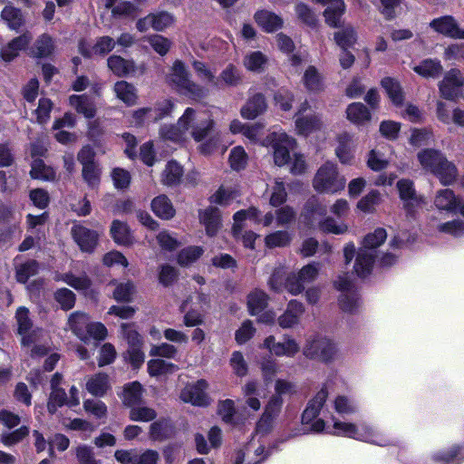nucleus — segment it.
I'll return each instance as SVG.
<instances>
[{"label": "nucleus", "mask_w": 464, "mask_h": 464, "mask_svg": "<svg viewBox=\"0 0 464 464\" xmlns=\"http://www.w3.org/2000/svg\"><path fill=\"white\" fill-rule=\"evenodd\" d=\"M15 319L18 334L22 336V344L24 346L34 344L31 355L36 357L45 354L48 347L44 344H37L44 338L45 334L43 329L33 326V322L29 317V310L24 306L19 307L15 313Z\"/></svg>", "instance_id": "obj_4"}, {"label": "nucleus", "mask_w": 464, "mask_h": 464, "mask_svg": "<svg viewBox=\"0 0 464 464\" xmlns=\"http://www.w3.org/2000/svg\"><path fill=\"white\" fill-rule=\"evenodd\" d=\"M114 92L117 98L128 106L134 105L137 102L138 96L136 88L125 81H120L115 83Z\"/></svg>", "instance_id": "obj_41"}, {"label": "nucleus", "mask_w": 464, "mask_h": 464, "mask_svg": "<svg viewBox=\"0 0 464 464\" xmlns=\"http://www.w3.org/2000/svg\"><path fill=\"white\" fill-rule=\"evenodd\" d=\"M214 120L202 110L187 108L175 125H164L160 130L161 138L183 142L192 138L200 142L213 130Z\"/></svg>", "instance_id": "obj_1"}, {"label": "nucleus", "mask_w": 464, "mask_h": 464, "mask_svg": "<svg viewBox=\"0 0 464 464\" xmlns=\"http://www.w3.org/2000/svg\"><path fill=\"white\" fill-rule=\"evenodd\" d=\"M150 18L152 19V29L157 32H163L176 23L175 15L167 11L151 13Z\"/></svg>", "instance_id": "obj_48"}, {"label": "nucleus", "mask_w": 464, "mask_h": 464, "mask_svg": "<svg viewBox=\"0 0 464 464\" xmlns=\"http://www.w3.org/2000/svg\"><path fill=\"white\" fill-rule=\"evenodd\" d=\"M333 406L338 414L346 416L355 413L358 411V404L354 400L345 395H338L333 401Z\"/></svg>", "instance_id": "obj_51"}, {"label": "nucleus", "mask_w": 464, "mask_h": 464, "mask_svg": "<svg viewBox=\"0 0 464 464\" xmlns=\"http://www.w3.org/2000/svg\"><path fill=\"white\" fill-rule=\"evenodd\" d=\"M430 27L443 36L464 40V28H461L451 15L434 18L430 21Z\"/></svg>", "instance_id": "obj_15"}, {"label": "nucleus", "mask_w": 464, "mask_h": 464, "mask_svg": "<svg viewBox=\"0 0 464 464\" xmlns=\"http://www.w3.org/2000/svg\"><path fill=\"white\" fill-rule=\"evenodd\" d=\"M143 388L138 382H132L123 387L121 393L122 401L127 406L138 404L142 398Z\"/></svg>", "instance_id": "obj_42"}, {"label": "nucleus", "mask_w": 464, "mask_h": 464, "mask_svg": "<svg viewBox=\"0 0 464 464\" xmlns=\"http://www.w3.org/2000/svg\"><path fill=\"white\" fill-rule=\"evenodd\" d=\"M386 237V230L381 227L365 236L354 263V272L358 276L365 277L371 273L375 257L374 249L381 246Z\"/></svg>", "instance_id": "obj_3"}, {"label": "nucleus", "mask_w": 464, "mask_h": 464, "mask_svg": "<svg viewBox=\"0 0 464 464\" xmlns=\"http://www.w3.org/2000/svg\"><path fill=\"white\" fill-rule=\"evenodd\" d=\"M444 154L435 149H424L417 153V160L420 166L426 171L434 173Z\"/></svg>", "instance_id": "obj_25"}, {"label": "nucleus", "mask_w": 464, "mask_h": 464, "mask_svg": "<svg viewBox=\"0 0 464 464\" xmlns=\"http://www.w3.org/2000/svg\"><path fill=\"white\" fill-rule=\"evenodd\" d=\"M348 121L355 125H363L371 121V112L361 102H353L346 109Z\"/></svg>", "instance_id": "obj_37"}, {"label": "nucleus", "mask_w": 464, "mask_h": 464, "mask_svg": "<svg viewBox=\"0 0 464 464\" xmlns=\"http://www.w3.org/2000/svg\"><path fill=\"white\" fill-rule=\"evenodd\" d=\"M357 440L378 446L389 445L390 439L378 428L366 422L361 423L358 427Z\"/></svg>", "instance_id": "obj_22"}, {"label": "nucleus", "mask_w": 464, "mask_h": 464, "mask_svg": "<svg viewBox=\"0 0 464 464\" xmlns=\"http://www.w3.org/2000/svg\"><path fill=\"white\" fill-rule=\"evenodd\" d=\"M238 196L239 193L235 188L222 186L211 196L210 201L221 206H227Z\"/></svg>", "instance_id": "obj_56"}, {"label": "nucleus", "mask_w": 464, "mask_h": 464, "mask_svg": "<svg viewBox=\"0 0 464 464\" xmlns=\"http://www.w3.org/2000/svg\"><path fill=\"white\" fill-rule=\"evenodd\" d=\"M262 347L278 357H294L300 350L297 342L288 335H285L282 342H276L275 336L269 335L264 340Z\"/></svg>", "instance_id": "obj_13"}, {"label": "nucleus", "mask_w": 464, "mask_h": 464, "mask_svg": "<svg viewBox=\"0 0 464 464\" xmlns=\"http://www.w3.org/2000/svg\"><path fill=\"white\" fill-rule=\"evenodd\" d=\"M178 367L162 359H151L148 362V372L151 376H160L175 372Z\"/></svg>", "instance_id": "obj_57"}, {"label": "nucleus", "mask_w": 464, "mask_h": 464, "mask_svg": "<svg viewBox=\"0 0 464 464\" xmlns=\"http://www.w3.org/2000/svg\"><path fill=\"white\" fill-rule=\"evenodd\" d=\"M54 51V41L52 36L44 34L35 41L32 53L36 57H47Z\"/></svg>", "instance_id": "obj_47"}, {"label": "nucleus", "mask_w": 464, "mask_h": 464, "mask_svg": "<svg viewBox=\"0 0 464 464\" xmlns=\"http://www.w3.org/2000/svg\"><path fill=\"white\" fill-rule=\"evenodd\" d=\"M32 34L27 32L14 40H12L7 45L2 48L1 57L5 62H10L14 59L21 50L25 49L30 42L32 41Z\"/></svg>", "instance_id": "obj_24"}, {"label": "nucleus", "mask_w": 464, "mask_h": 464, "mask_svg": "<svg viewBox=\"0 0 464 464\" xmlns=\"http://www.w3.org/2000/svg\"><path fill=\"white\" fill-rule=\"evenodd\" d=\"M382 86L394 105L398 106L402 103L403 92L400 83L396 80L386 77L382 81Z\"/></svg>", "instance_id": "obj_49"}, {"label": "nucleus", "mask_w": 464, "mask_h": 464, "mask_svg": "<svg viewBox=\"0 0 464 464\" xmlns=\"http://www.w3.org/2000/svg\"><path fill=\"white\" fill-rule=\"evenodd\" d=\"M303 82L309 92H317L324 89L322 76L314 66H309L303 77Z\"/></svg>", "instance_id": "obj_50"}, {"label": "nucleus", "mask_w": 464, "mask_h": 464, "mask_svg": "<svg viewBox=\"0 0 464 464\" xmlns=\"http://www.w3.org/2000/svg\"><path fill=\"white\" fill-rule=\"evenodd\" d=\"M111 236L118 245L130 246L133 243V237L128 225L120 220H114L112 222Z\"/></svg>", "instance_id": "obj_39"}, {"label": "nucleus", "mask_w": 464, "mask_h": 464, "mask_svg": "<svg viewBox=\"0 0 464 464\" xmlns=\"http://www.w3.org/2000/svg\"><path fill=\"white\" fill-rule=\"evenodd\" d=\"M266 110V103L262 94H256L248 99L241 109V116L247 120H253Z\"/></svg>", "instance_id": "obj_33"}, {"label": "nucleus", "mask_w": 464, "mask_h": 464, "mask_svg": "<svg viewBox=\"0 0 464 464\" xmlns=\"http://www.w3.org/2000/svg\"><path fill=\"white\" fill-rule=\"evenodd\" d=\"M110 387L109 377L104 373L94 374L89 377L86 382V390L96 397L104 396Z\"/></svg>", "instance_id": "obj_35"}, {"label": "nucleus", "mask_w": 464, "mask_h": 464, "mask_svg": "<svg viewBox=\"0 0 464 464\" xmlns=\"http://www.w3.org/2000/svg\"><path fill=\"white\" fill-rule=\"evenodd\" d=\"M90 323V318L85 313L74 312L69 315L67 325L79 339L86 342V329Z\"/></svg>", "instance_id": "obj_32"}, {"label": "nucleus", "mask_w": 464, "mask_h": 464, "mask_svg": "<svg viewBox=\"0 0 464 464\" xmlns=\"http://www.w3.org/2000/svg\"><path fill=\"white\" fill-rule=\"evenodd\" d=\"M107 63L110 70L118 76H124L134 72V63L119 55L109 57Z\"/></svg>", "instance_id": "obj_43"}, {"label": "nucleus", "mask_w": 464, "mask_h": 464, "mask_svg": "<svg viewBox=\"0 0 464 464\" xmlns=\"http://www.w3.org/2000/svg\"><path fill=\"white\" fill-rule=\"evenodd\" d=\"M268 62L267 56L260 51L247 53L243 59L244 67L252 72H262L265 71Z\"/></svg>", "instance_id": "obj_36"}, {"label": "nucleus", "mask_w": 464, "mask_h": 464, "mask_svg": "<svg viewBox=\"0 0 464 464\" xmlns=\"http://www.w3.org/2000/svg\"><path fill=\"white\" fill-rule=\"evenodd\" d=\"M169 83L179 92L194 100H199L208 95V89L202 87L189 79L188 72L185 64L180 61H175L169 74Z\"/></svg>", "instance_id": "obj_5"}, {"label": "nucleus", "mask_w": 464, "mask_h": 464, "mask_svg": "<svg viewBox=\"0 0 464 464\" xmlns=\"http://www.w3.org/2000/svg\"><path fill=\"white\" fill-rule=\"evenodd\" d=\"M30 175L33 179L49 181L55 179V170L45 165L41 159H34L32 162Z\"/></svg>", "instance_id": "obj_46"}, {"label": "nucleus", "mask_w": 464, "mask_h": 464, "mask_svg": "<svg viewBox=\"0 0 464 464\" xmlns=\"http://www.w3.org/2000/svg\"><path fill=\"white\" fill-rule=\"evenodd\" d=\"M70 104L77 112L86 118H93L96 112L93 102L86 95H72L69 99Z\"/></svg>", "instance_id": "obj_40"}, {"label": "nucleus", "mask_w": 464, "mask_h": 464, "mask_svg": "<svg viewBox=\"0 0 464 464\" xmlns=\"http://www.w3.org/2000/svg\"><path fill=\"white\" fill-rule=\"evenodd\" d=\"M208 388V383L203 379L188 383L181 391L180 398L184 402H188L195 406H208L210 403V399L207 393Z\"/></svg>", "instance_id": "obj_12"}, {"label": "nucleus", "mask_w": 464, "mask_h": 464, "mask_svg": "<svg viewBox=\"0 0 464 464\" xmlns=\"http://www.w3.org/2000/svg\"><path fill=\"white\" fill-rule=\"evenodd\" d=\"M303 353L307 358L328 362L337 358L339 351L336 343L331 339L317 337L307 342Z\"/></svg>", "instance_id": "obj_7"}, {"label": "nucleus", "mask_w": 464, "mask_h": 464, "mask_svg": "<svg viewBox=\"0 0 464 464\" xmlns=\"http://www.w3.org/2000/svg\"><path fill=\"white\" fill-rule=\"evenodd\" d=\"M57 280L64 282L77 291H86L91 286V280L85 275L75 276L72 273H66L59 276Z\"/></svg>", "instance_id": "obj_54"}, {"label": "nucleus", "mask_w": 464, "mask_h": 464, "mask_svg": "<svg viewBox=\"0 0 464 464\" xmlns=\"http://www.w3.org/2000/svg\"><path fill=\"white\" fill-rule=\"evenodd\" d=\"M332 426H326L325 421L322 419L314 420L312 423L311 430L314 432H320L325 430V432L328 434L348 437L353 440H357L359 425L352 422L338 420H335V418L334 417L332 418Z\"/></svg>", "instance_id": "obj_10"}, {"label": "nucleus", "mask_w": 464, "mask_h": 464, "mask_svg": "<svg viewBox=\"0 0 464 464\" xmlns=\"http://www.w3.org/2000/svg\"><path fill=\"white\" fill-rule=\"evenodd\" d=\"M151 209L157 217L166 220L172 218L176 213L171 201L165 195L156 197L151 201Z\"/></svg>", "instance_id": "obj_38"}, {"label": "nucleus", "mask_w": 464, "mask_h": 464, "mask_svg": "<svg viewBox=\"0 0 464 464\" xmlns=\"http://www.w3.org/2000/svg\"><path fill=\"white\" fill-rule=\"evenodd\" d=\"M242 81V74L239 69L234 64H227L220 72L215 84L223 83L227 86H237Z\"/></svg>", "instance_id": "obj_45"}, {"label": "nucleus", "mask_w": 464, "mask_h": 464, "mask_svg": "<svg viewBox=\"0 0 464 464\" xmlns=\"http://www.w3.org/2000/svg\"><path fill=\"white\" fill-rule=\"evenodd\" d=\"M229 364L236 375L243 377L247 374L248 366L241 352L235 351L232 353Z\"/></svg>", "instance_id": "obj_64"}, {"label": "nucleus", "mask_w": 464, "mask_h": 464, "mask_svg": "<svg viewBox=\"0 0 464 464\" xmlns=\"http://www.w3.org/2000/svg\"><path fill=\"white\" fill-rule=\"evenodd\" d=\"M199 220L204 225L207 234L210 237L215 236L221 227L220 213L216 208L209 207L200 211Z\"/></svg>", "instance_id": "obj_31"}, {"label": "nucleus", "mask_w": 464, "mask_h": 464, "mask_svg": "<svg viewBox=\"0 0 464 464\" xmlns=\"http://www.w3.org/2000/svg\"><path fill=\"white\" fill-rule=\"evenodd\" d=\"M183 169L176 161H169L162 172L161 181L164 185H177L182 177Z\"/></svg>", "instance_id": "obj_52"}, {"label": "nucleus", "mask_w": 464, "mask_h": 464, "mask_svg": "<svg viewBox=\"0 0 464 464\" xmlns=\"http://www.w3.org/2000/svg\"><path fill=\"white\" fill-rule=\"evenodd\" d=\"M381 199V193L378 190H371L358 201L357 208L364 213L373 212L375 207L380 204Z\"/></svg>", "instance_id": "obj_59"}, {"label": "nucleus", "mask_w": 464, "mask_h": 464, "mask_svg": "<svg viewBox=\"0 0 464 464\" xmlns=\"http://www.w3.org/2000/svg\"><path fill=\"white\" fill-rule=\"evenodd\" d=\"M412 70L423 78H438L443 71L442 64L438 59L427 58L412 66Z\"/></svg>", "instance_id": "obj_28"}, {"label": "nucleus", "mask_w": 464, "mask_h": 464, "mask_svg": "<svg viewBox=\"0 0 464 464\" xmlns=\"http://www.w3.org/2000/svg\"><path fill=\"white\" fill-rule=\"evenodd\" d=\"M464 85V75L457 68L445 72L438 87L440 94L446 100L452 101L457 98L459 89Z\"/></svg>", "instance_id": "obj_11"}, {"label": "nucleus", "mask_w": 464, "mask_h": 464, "mask_svg": "<svg viewBox=\"0 0 464 464\" xmlns=\"http://www.w3.org/2000/svg\"><path fill=\"white\" fill-rule=\"evenodd\" d=\"M460 198L450 188L440 189L434 197V206L439 210L457 213L460 207Z\"/></svg>", "instance_id": "obj_23"}, {"label": "nucleus", "mask_w": 464, "mask_h": 464, "mask_svg": "<svg viewBox=\"0 0 464 464\" xmlns=\"http://www.w3.org/2000/svg\"><path fill=\"white\" fill-rule=\"evenodd\" d=\"M268 296L261 290H254L247 296V307L250 314H260L267 305Z\"/></svg>", "instance_id": "obj_44"}, {"label": "nucleus", "mask_w": 464, "mask_h": 464, "mask_svg": "<svg viewBox=\"0 0 464 464\" xmlns=\"http://www.w3.org/2000/svg\"><path fill=\"white\" fill-rule=\"evenodd\" d=\"M310 105L304 102L295 115V131L299 135L308 136L323 127L321 117L315 113H307Z\"/></svg>", "instance_id": "obj_9"}, {"label": "nucleus", "mask_w": 464, "mask_h": 464, "mask_svg": "<svg viewBox=\"0 0 464 464\" xmlns=\"http://www.w3.org/2000/svg\"><path fill=\"white\" fill-rule=\"evenodd\" d=\"M397 188L401 199L403 201L404 208L409 212H413L415 208L425 203L422 196L416 194L413 182L407 179H400L397 182Z\"/></svg>", "instance_id": "obj_17"}, {"label": "nucleus", "mask_w": 464, "mask_h": 464, "mask_svg": "<svg viewBox=\"0 0 464 464\" xmlns=\"http://www.w3.org/2000/svg\"><path fill=\"white\" fill-rule=\"evenodd\" d=\"M274 218V214L272 212H268L264 216L263 218L260 219L259 211L256 208H250L246 210H239L234 215V236L236 237H239L242 223L247 219L253 221L254 223H262L265 227H269L273 223Z\"/></svg>", "instance_id": "obj_18"}, {"label": "nucleus", "mask_w": 464, "mask_h": 464, "mask_svg": "<svg viewBox=\"0 0 464 464\" xmlns=\"http://www.w3.org/2000/svg\"><path fill=\"white\" fill-rule=\"evenodd\" d=\"M328 397V392L326 388H322L315 396L309 401L306 409L304 410L302 420L303 423L308 424L314 419L317 417L322 407L324 406Z\"/></svg>", "instance_id": "obj_29"}, {"label": "nucleus", "mask_w": 464, "mask_h": 464, "mask_svg": "<svg viewBox=\"0 0 464 464\" xmlns=\"http://www.w3.org/2000/svg\"><path fill=\"white\" fill-rule=\"evenodd\" d=\"M144 40L161 56L167 54L171 46V41L161 34H150L144 37Z\"/></svg>", "instance_id": "obj_60"}, {"label": "nucleus", "mask_w": 464, "mask_h": 464, "mask_svg": "<svg viewBox=\"0 0 464 464\" xmlns=\"http://www.w3.org/2000/svg\"><path fill=\"white\" fill-rule=\"evenodd\" d=\"M266 144L274 149V160L277 166H284L290 160V151L296 145L294 138L284 131H274L266 140Z\"/></svg>", "instance_id": "obj_8"}, {"label": "nucleus", "mask_w": 464, "mask_h": 464, "mask_svg": "<svg viewBox=\"0 0 464 464\" xmlns=\"http://www.w3.org/2000/svg\"><path fill=\"white\" fill-rule=\"evenodd\" d=\"M443 185L453 183L458 177V169L455 164L445 157L440 160L437 169L433 173Z\"/></svg>", "instance_id": "obj_34"}, {"label": "nucleus", "mask_w": 464, "mask_h": 464, "mask_svg": "<svg viewBox=\"0 0 464 464\" xmlns=\"http://www.w3.org/2000/svg\"><path fill=\"white\" fill-rule=\"evenodd\" d=\"M2 19L7 24L8 27L14 30L18 29L24 24V17L20 9L6 5L1 13Z\"/></svg>", "instance_id": "obj_55"}, {"label": "nucleus", "mask_w": 464, "mask_h": 464, "mask_svg": "<svg viewBox=\"0 0 464 464\" xmlns=\"http://www.w3.org/2000/svg\"><path fill=\"white\" fill-rule=\"evenodd\" d=\"M392 152V148L388 144L375 147L367 155V167L373 171L385 169L390 165Z\"/></svg>", "instance_id": "obj_19"}, {"label": "nucleus", "mask_w": 464, "mask_h": 464, "mask_svg": "<svg viewBox=\"0 0 464 464\" xmlns=\"http://www.w3.org/2000/svg\"><path fill=\"white\" fill-rule=\"evenodd\" d=\"M319 263H311L303 266L296 274L285 277V270L279 266L273 272L268 284L272 290L281 292L286 289L291 295H297L304 289V285L316 279L320 271Z\"/></svg>", "instance_id": "obj_2"}, {"label": "nucleus", "mask_w": 464, "mask_h": 464, "mask_svg": "<svg viewBox=\"0 0 464 464\" xmlns=\"http://www.w3.org/2000/svg\"><path fill=\"white\" fill-rule=\"evenodd\" d=\"M116 42L110 36H102L97 38L92 46L87 44L85 41H81L79 44V51L85 57H92L93 55L104 56L113 50Z\"/></svg>", "instance_id": "obj_21"}, {"label": "nucleus", "mask_w": 464, "mask_h": 464, "mask_svg": "<svg viewBox=\"0 0 464 464\" xmlns=\"http://www.w3.org/2000/svg\"><path fill=\"white\" fill-rule=\"evenodd\" d=\"M72 236L79 247L83 252L92 253L98 242L99 234L82 225H74L72 227Z\"/></svg>", "instance_id": "obj_20"}, {"label": "nucleus", "mask_w": 464, "mask_h": 464, "mask_svg": "<svg viewBox=\"0 0 464 464\" xmlns=\"http://www.w3.org/2000/svg\"><path fill=\"white\" fill-rule=\"evenodd\" d=\"M283 400L278 395H273L267 401L264 413L256 424L257 433H266L273 428L276 418L279 415Z\"/></svg>", "instance_id": "obj_16"}, {"label": "nucleus", "mask_w": 464, "mask_h": 464, "mask_svg": "<svg viewBox=\"0 0 464 464\" xmlns=\"http://www.w3.org/2000/svg\"><path fill=\"white\" fill-rule=\"evenodd\" d=\"M337 147L335 154L341 163L351 164L353 159V136L347 132H343L337 137Z\"/></svg>", "instance_id": "obj_27"}, {"label": "nucleus", "mask_w": 464, "mask_h": 464, "mask_svg": "<svg viewBox=\"0 0 464 464\" xmlns=\"http://www.w3.org/2000/svg\"><path fill=\"white\" fill-rule=\"evenodd\" d=\"M433 138V133L428 129L411 130L410 143L414 147H422L428 145Z\"/></svg>", "instance_id": "obj_62"}, {"label": "nucleus", "mask_w": 464, "mask_h": 464, "mask_svg": "<svg viewBox=\"0 0 464 464\" xmlns=\"http://www.w3.org/2000/svg\"><path fill=\"white\" fill-rule=\"evenodd\" d=\"M38 270L36 261L30 260L16 266V279L19 283H26L30 276H34Z\"/></svg>", "instance_id": "obj_63"}, {"label": "nucleus", "mask_w": 464, "mask_h": 464, "mask_svg": "<svg viewBox=\"0 0 464 464\" xmlns=\"http://www.w3.org/2000/svg\"><path fill=\"white\" fill-rule=\"evenodd\" d=\"M255 21L266 33H273L283 25L280 16L267 10H260L255 14Z\"/></svg>", "instance_id": "obj_30"}, {"label": "nucleus", "mask_w": 464, "mask_h": 464, "mask_svg": "<svg viewBox=\"0 0 464 464\" xmlns=\"http://www.w3.org/2000/svg\"><path fill=\"white\" fill-rule=\"evenodd\" d=\"M304 308L302 303L292 300L285 312L278 318V324L283 328H290L297 324Z\"/></svg>", "instance_id": "obj_26"}, {"label": "nucleus", "mask_w": 464, "mask_h": 464, "mask_svg": "<svg viewBox=\"0 0 464 464\" xmlns=\"http://www.w3.org/2000/svg\"><path fill=\"white\" fill-rule=\"evenodd\" d=\"M335 287L342 292L339 297V304L343 311L353 313L360 305V298L352 289V283L346 277L339 276L334 282Z\"/></svg>", "instance_id": "obj_14"}, {"label": "nucleus", "mask_w": 464, "mask_h": 464, "mask_svg": "<svg viewBox=\"0 0 464 464\" xmlns=\"http://www.w3.org/2000/svg\"><path fill=\"white\" fill-rule=\"evenodd\" d=\"M334 41L343 50H348L353 47L357 41V34L352 26H346L334 33Z\"/></svg>", "instance_id": "obj_53"}, {"label": "nucleus", "mask_w": 464, "mask_h": 464, "mask_svg": "<svg viewBox=\"0 0 464 464\" xmlns=\"http://www.w3.org/2000/svg\"><path fill=\"white\" fill-rule=\"evenodd\" d=\"M292 237L287 231H276L266 237V245L268 247H282L287 246Z\"/></svg>", "instance_id": "obj_61"}, {"label": "nucleus", "mask_w": 464, "mask_h": 464, "mask_svg": "<svg viewBox=\"0 0 464 464\" xmlns=\"http://www.w3.org/2000/svg\"><path fill=\"white\" fill-rule=\"evenodd\" d=\"M201 246H190L183 248L178 255L177 261L182 266H188L196 262L203 254Z\"/></svg>", "instance_id": "obj_58"}, {"label": "nucleus", "mask_w": 464, "mask_h": 464, "mask_svg": "<svg viewBox=\"0 0 464 464\" xmlns=\"http://www.w3.org/2000/svg\"><path fill=\"white\" fill-rule=\"evenodd\" d=\"M346 179L342 176L337 165L327 161L316 171L313 179V188L318 193L335 194L344 189Z\"/></svg>", "instance_id": "obj_6"}]
</instances>
